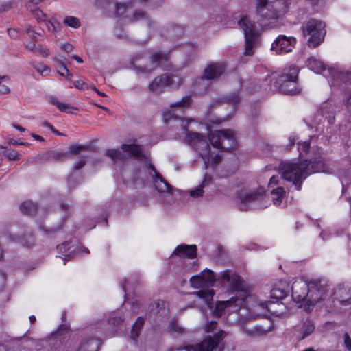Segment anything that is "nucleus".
Wrapping results in <instances>:
<instances>
[{"label": "nucleus", "mask_w": 351, "mask_h": 351, "mask_svg": "<svg viewBox=\"0 0 351 351\" xmlns=\"http://www.w3.org/2000/svg\"><path fill=\"white\" fill-rule=\"evenodd\" d=\"M197 247L195 245H180L173 251V254L182 258H194L196 255Z\"/></svg>", "instance_id": "20"}, {"label": "nucleus", "mask_w": 351, "mask_h": 351, "mask_svg": "<svg viewBox=\"0 0 351 351\" xmlns=\"http://www.w3.org/2000/svg\"><path fill=\"white\" fill-rule=\"evenodd\" d=\"M149 175L153 179L155 189L159 193L171 194V186L164 179L161 174L156 171L154 166L152 163L148 164Z\"/></svg>", "instance_id": "14"}, {"label": "nucleus", "mask_w": 351, "mask_h": 351, "mask_svg": "<svg viewBox=\"0 0 351 351\" xmlns=\"http://www.w3.org/2000/svg\"><path fill=\"white\" fill-rule=\"evenodd\" d=\"M171 83V77L167 74L156 77L149 85V90L154 94H160Z\"/></svg>", "instance_id": "18"}, {"label": "nucleus", "mask_w": 351, "mask_h": 351, "mask_svg": "<svg viewBox=\"0 0 351 351\" xmlns=\"http://www.w3.org/2000/svg\"><path fill=\"white\" fill-rule=\"evenodd\" d=\"M295 43L296 39L293 36L279 35L273 42L271 49L276 54L288 53L292 51Z\"/></svg>", "instance_id": "13"}, {"label": "nucleus", "mask_w": 351, "mask_h": 351, "mask_svg": "<svg viewBox=\"0 0 351 351\" xmlns=\"http://www.w3.org/2000/svg\"><path fill=\"white\" fill-rule=\"evenodd\" d=\"M166 302L163 300H158L150 305V310L154 313H158L162 308H165Z\"/></svg>", "instance_id": "44"}, {"label": "nucleus", "mask_w": 351, "mask_h": 351, "mask_svg": "<svg viewBox=\"0 0 351 351\" xmlns=\"http://www.w3.org/2000/svg\"><path fill=\"white\" fill-rule=\"evenodd\" d=\"M121 151L117 149H110L106 151V155L110 158L113 163L124 162L128 158L134 157L136 159L145 158L141 145L134 144H122Z\"/></svg>", "instance_id": "6"}, {"label": "nucleus", "mask_w": 351, "mask_h": 351, "mask_svg": "<svg viewBox=\"0 0 351 351\" xmlns=\"http://www.w3.org/2000/svg\"><path fill=\"white\" fill-rule=\"evenodd\" d=\"M190 282L191 286L195 288H200L205 285L200 275L192 276L190 279Z\"/></svg>", "instance_id": "45"}, {"label": "nucleus", "mask_w": 351, "mask_h": 351, "mask_svg": "<svg viewBox=\"0 0 351 351\" xmlns=\"http://www.w3.org/2000/svg\"><path fill=\"white\" fill-rule=\"evenodd\" d=\"M299 69L295 66L285 68L276 77L274 86L281 93L295 95L300 89L298 87Z\"/></svg>", "instance_id": "4"}, {"label": "nucleus", "mask_w": 351, "mask_h": 351, "mask_svg": "<svg viewBox=\"0 0 351 351\" xmlns=\"http://www.w3.org/2000/svg\"><path fill=\"white\" fill-rule=\"evenodd\" d=\"M10 93V88L7 86H0V93L6 94Z\"/></svg>", "instance_id": "62"}, {"label": "nucleus", "mask_w": 351, "mask_h": 351, "mask_svg": "<svg viewBox=\"0 0 351 351\" xmlns=\"http://www.w3.org/2000/svg\"><path fill=\"white\" fill-rule=\"evenodd\" d=\"M69 330V326L66 324H62L59 326L57 333L59 335H62L63 333L66 332Z\"/></svg>", "instance_id": "60"}, {"label": "nucleus", "mask_w": 351, "mask_h": 351, "mask_svg": "<svg viewBox=\"0 0 351 351\" xmlns=\"http://www.w3.org/2000/svg\"><path fill=\"white\" fill-rule=\"evenodd\" d=\"M217 322L216 321H210V322L207 323L206 326V331L207 332H212L217 327Z\"/></svg>", "instance_id": "51"}, {"label": "nucleus", "mask_w": 351, "mask_h": 351, "mask_svg": "<svg viewBox=\"0 0 351 351\" xmlns=\"http://www.w3.org/2000/svg\"><path fill=\"white\" fill-rule=\"evenodd\" d=\"M280 170L282 177L291 182L297 190L301 189L302 182L311 173H330V168L320 156L315 157L312 160H304L298 163L282 162Z\"/></svg>", "instance_id": "1"}, {"label": "nucleus", "mask_w": 351, "mask_h": 351, "mask_svg": "<svg viewBox=\"0 0 351 351\" xmlns=\"http://www.w3.org/2000/svg\"><path fill=\"white\" fill-rule=\"evenodd\" d=\"M303 36L308 37V43L311 47H316L323 40L326 34L325 24L319 20L310 19L302 27Z\"/></svg>", "instance_id": "8"}, {"label": "nucleus", "mask_w": 351, "mask_h": 351, "mask_svg": "<svg viewBox=\"0 0 351 351\" xmlns=\"http://www.w3.org/2000/svg\"><path fill=\"white\" fill-rule=\"evenodd\" d=\"M26 32L32 39L34 40L36 38L37 34L35 32V31L33 29L32 27H27L26 29Z\"/></svg>", "instance_id": "55"}, {"label": "nucleus", "mask_w": 351, "mask_h": 351, "mask_svg": "<svg viewBox=\"0 0 351 351\" xmlns=\"http://www.w3.org/2000/svg\"><path fill=\"white\" fill-rule=\"evenodd\" d=\"M240 201L241 210L261 208L264 206L263 200L265 198V190L258 188L256 191L241 192L238 195Z\"/></svg>", "instance_id": "9"}, {"label": "nucleus", "mask_w": 351, "mask_h": 351, "mask_svg": "<svg viewBox=\"0 0 351 351\" xmlns=\"http://www.w3.org/2000/svg\"><path fill=\"white\" fill-rule=\"evenodd\" d=\"M124 320L125 317L121 313H116L109 318L108 324L114 327L121 324Z\"/></svg>", "instance_id": "40"}, {"label": "nucleus", "mask_w": 351, "mask_h": 351, "mask_svg": "<svg viewBox=\"0 0 351 351\" xmlns=\"http://www.w3.org/2000/svg\"><path fill=\"white\" fill-rule=\"evenodd\" d=\"M192 294L203 299L205 302L210 306V302L214 295V291L213 289H202L193 292Z\"/></svg>", "instance_id": "31"}, {"label": "nucleus", "mask_w": 351, "mask_h": 351, "mask_svg": "<svg viewBox=\"0 0 351 351\" xmlns=\"http://www.w3.org/2000/svg\"><path fill=\"white\" fill-rule=\"evenodd\" d=\"M223 134V130H215L213 132H210L208 134V138L210 143L217 149H220L221 147V142L222 138L221 136Z\"/></svg>", "instance_id": "28"}, {"label": "nucleus", "mask_w": 351, "mask_h": 351, "mask_svg": "<svg viewBox=\"0 0 351 351\" xmlns=\"http://www.w3.org/2000/svg\"><path fill=\"white\" fill-rule=\"evenodd\" d=\"M334 300H338L342 305L351 304V289L345 286H339L333 293Z\"/></svg>", "instance_id": "19"}, {"label": "nucleus", "mask_w": 351, "mask_h": 351, "mask_svg": "<svg viewBox=\"0 0 351 351\" xmlns=\"http://www.w3.org/2000/svg\"><path fill=\"white\" fill-rule=\"evenodd\" d=\"M144 324V318L142 317H138L135 323L133 324L131 330V338L136 341V338L140 334L141 329Z\"/></svg>", "instance_id": "35"}, {"label": "nucleus", "mask_w": 351, "mask_h": 351, "mask_svg": "<svg viewBox=\"0 0 351 351\" xmlns=\"http://www.w3.org/2000/svg\"><path fill=\"white\" fill-rule=\"evenodd\" d=\"M34 68L42 75H46L49 72V69L46 65H37Z\"/></svg>", "instance_id": "49"}, {"label": "nucleus", "mask_w": 351, "mask_h": 351, "mask_svg": "<svg viewBox=\"0 0 351 351\" xmlns=\"http://www.w3.org/2000/svg\"><path fill=\"white\" fill-rule=\"evenodd\" d=\"M329 72L332 76V78L337 80L339 79L340 80H350L351 79V73H343V72H339L337 70L334 69H330Z\"/></svg>", "instance_id": "38"}, {"label": "nucleus", "mask_w": 351, "mask_h": 351, "mask_svg": "<svg viewBox=\"0 0 351 351\" xmlns=\"http://www.w3.org/2000/svg\"><path fill=\"white\" fill-rule=\"evenodd\" d=\"M49 101L52 104L55 105L62 112L72 113L71 110H77V108L73 107L69 104L60 102L56 97H50Z\"/></svg>", "instance_id": "29"}, {"label": "nucleus", "mask_w": 351, "mask_h": 351, "mask_svg": "<svg viewBox=\"0 0 351 351\" xmlns=\"http://www.w3.org/2000/svg\"><path fill=\"white\" fill-rule=\"evenodd\" d=\"M99 342L97 339L91 338L88 340H83L77 351H97Z\"/></svg>", "instance_id": "25"}, {"label": "nucleus", "mask_w": 351, "mask_h": 351, "mask_svg": "<svg viewBox=\"0 0 351 351\" xmlns=\"http://www.w3.org/2000/svg\"><path fill=\"white\" fill-rule=\"evenodd\" d=\"M269 329H265L261 326H245L243 328V333L249 337L256 338L267 334Z\"/></svg>", "instance_id": "22"}, {"label": "nucleus", "mask_w": 351, "mask_h": 351, "mask_svg": "<svg viewBox=\"0 0 351 351\" xmlns=\"http://www.w3.org/2000/svg\"><path fill=\"white\" fill-rule=\"evenodd\" d=\"M170 327H171V330L173 332H178V333L182 332V328L180 326H179L177 324V323L174 321H172L171 322Z\"/></svg>", "instance_id": "53"}, {"label": "nucleus", "mask_w": 351, "mask_h": 351, "mask_svg": "<svg viewBox=\"0 0 351 351\" xmlns=\"http://www.w3.org/2000/svg\"><path fill=\"white\" fill-rule=\"evenodd\" d=\"M58 72L61 76H66L67 79L71 80L72 75L63 63H60V66L58 67Z\"/></svg>", "instance_id": "47"}, {"label": "nucleus", "mask_w": 351, "mask_h": 351, "mask_svg": "<svg viewBox=\"0 0 351 351\" xmlns=\"http://www.w3.org/2000/svg\"><path fill=\"white\" fill-rule=\"evenodd\" d=\"M51 157L54 160H63L67 157L65 152H53L51 154Z\"/></svg>", "instance_id": "48"}, {"label": "nucleus", "mask_w": 351, "mask_h": 351, "mask_svg": "<svg viewBox=\"0 0 351 351\" xmlns=\"http://www.w3.org/2000/svg\"><path fill=\"white\" fill-rule=\"evenodd\" d=\"M60 48L66 51V52H71L73 49V45H71L69 43H66L62 44L60 45Z\"/></svg>", "instance_id": "58"}, {"label": "nucleus", "mask_w": 351, "mask_h": 351, "mask_svg": "<svg viewBox=\"0 0 351 351\" xmlns=\"http://www.w3.org/2000/svg\"><path fill=\"white\" fill-rule=\"evenodd\" d=\"M278 182L279 177L278 176H273L269 180V186L271 188L272 185L276 186L278 184Z\"/></svg>", "instance_id": "57"}, {"label": "nucleus", "mask_w": 351, "mask_h": 351, "mask_svg": "<svg viewBox=\"0 0 351 351\" xmlns=\"http://www.w3.org/2000/svg\"><path fill=\"white\" fill-rule=\"evenodd\" d=\"M200 276L205 285H213L214 282L218 279L216 275L210 269H206L200 274Z\"/></svg>", "instance_id": "32"}, {"label": "nucleus", "mask_w": 351, "mask_h": 351, "mask_svg": "<svg viewBox=\"0 0 351 351\" xmlns=\"http://www.w3.org/2000/svg\"><path fill=\"white\" fill-rule=\"evenodd\" d=\"M128 6L125 3H116L115 4V12L118 16L123 17L127 19V16L130 15H126V12L128 11Z\"/></svg>", "instance_id": "39"}, {"label": "nucleus", "mask_w": 351, "mask_h": 351, "mask_svg": "<svg viewBox=\"0 0 351 351\" xmlns=\"http://www.w3.org/2000/svg\"><path fill=\"white\" fill-rule=\"evenodd\" d=\"M272 196V202L274 205L279 206L282 203V200L285 195L284 188L278 186L276 189H273L271 191Z\"/></svg>", "instance_id": "30"}, {"label": "nucleus", "mask_w": 351, "mask_h": 351, "mask_svg": "<svg viewBox=\"0 0 351 351\" xmlns=\"http://www.w3.org/2000/svg\"><path fill=\"white\" fill-rule=\"evenodd\" d=\"M239 300L237 296L232 297L230 300L218 302L213 311V314L217 317H220L223 311L232 304L236 303Z\"/></svg>", "instance_id": "23"}, {"label": "nucleus", "mask_w": 351, "mask_h": 351, "mask_svg": "<svg viewBox=\"0 0 351 351\" xmlns=\"http://www.w3.org/2000/svg\"><path fill=\"white\" fill-rule=\"evenodd\" d=\"M19 156H20V154L18 153V152H16L15 150H12L11 152H10L7 155L8 159L10 160H18L19 158Z\"/></svg>", "instance_id": "52"}, {"label": "nucleus", "mask_w": 351, "mask_h": 351, "mask_svg": "<svg viewBox=\"0 0 351 351\" xmlns=\"http://www.w3.org/2000/svg\"><path fill=\"white\" fill-rule=\"evenodd\" d=\"M27 48L29 49V50H31V51H34L36 50V45L34 43H30L29 44H27L26 45Z\"/></svg>", "instance_id": "64"}, {"label": "nucleus", "mask_w": 351, "mask_h": 351, "mask_svg": "<svg viewBox=\"0 0 351 351\" xmlns=\"http://www.w3.org/2000/svg\"><path fill=\"white\" fill-rule=\"evenodd\" d=\"M344 343L346 348L351 351V338L348 333L344 335Z\"/></svg>", "instance_id": "56"}, {"label": "nucleus", "mask_w": 351, "mask_h": 351, "mask_svg": "<svg viewBox=\"0 0 351 351\" xmlns=\"http://www.w3.org/2000/svg\"><path fill=\"white\" fill-rule=\"evenodd\" d=\"M89 146L83 145H75L69 147L70 153L73 155H77L80 151L88 149Z\"/></svg>", "instance_id": "46"}, {"label": "nucleus", "mask_w": 351, "mask_h": 351, "mask_svg": "<svg viewBox=\"0 0 351 351\" xmlns=\"http://www.w3.org/2000/svg\"><path fill=\"white\" fill-rule=\"evenodd\" d=\"M315 330V324L311 320H306L302 324L300 328V333L302 334L301 339H304L309 336Z\"/></svg>", "instance_id": "34"}, {"label": "nucleus", "mask_w": 351, "mask_h": 351, "mask_svg": "<svg viewBox=\"0 0 351 351\" xmlns=\"http://www.w3.org/2000/svg\"><path fill=\"white\" fill-rule=\"evenodd\" d=\"M74 86L78 89H86L87 85L82 80H76L74 82Z\"/></svg>", "instance_id": "54"}, {"label": "nucleus", "mask_w": 351, "mask_h": 351, "mask_svg": "<svg viewBox=\"0 0 351 351\" xmlns=\"http://www.w3.org/2000/svg\"><path fill=\"white\" fill-rule=\"evenodd\" d=\"M309 289V283L303 280H297L291 286V295L295 302L307 300Z\"/></svg>", "instance_id": "15"}, {"label": "nucleus", "mask_w": 351, "mask_h": 351, "mask_svg": "<svg viewBox=\"0 0 351 351\" xmlns=\"http://www.w3.org/2000/svg\"><path fill=\"white\" fill-rule=\"evenodd\" d=\"M191 104V97L184 96L180 101L173 103L170 105V109L164 112V119L167 121L171 119H181L183 114L180 108L189 106Z\"/></svg>", "instance_id": "12"}, {"label": "nucleus", "mask_w": 351, "mask_h": 351, "mask_svg": "<svg viewBox=\"0 0 351 351\" xmlns=\"http://www.w3.org/2000/svg\"><path fill=\"white\" fill-rule=\"evenodd\" d=\"M224 99L226 103L232 106H236L239 103L241 97L238 92H234L227 95Z\"/></svg>", "instance_id": "41"}, {"label": "nucleus", "mask_w": 351, "mask_h": 351, "mask_svg": "<svg viewBox=\"0 0 351 351\" xmlns=\"http://www.w3.org/2000/svg\"><path fill=\"white\" fill-rule=\"evenodd\" d=\"M168 61L167 54L158 51L148 54H138L131 60V65L137 74L148 75Z\"/></svg>", "instance_id": "2"}, {"label": "nucleus", "mask_w": 351, "mask_h": 351, "mask_svg": "<svg viewBox=\"0 0 351 351\" xmlns=\"http://www.w3.org/2000/svg\"><path fill=\"white\" fill-rule=\"evenodd\" d=\"M295 140L296 139H295V138L294 136H290L289 138V147H287V149H290L291 147L295 145Z\"/></svg>", "instance_id": "63"}, {"label": "nucleus", "mask_w": 351, "mask_h": 351, "mask_svg": "<svg viewBox=\"0 0 351 351\" xmlns=\"http://www.w3.org/2000/svg\"><path fill=\"white\" fill-rule=\"evenodd\" d=\"M143 20L147 21V25L149 27L152 26L153 23L149 20L147 14L143 10H136L130 16H127V21L131 23Z\"/></svg>", "instance_id": "26"}, {"label": "nucleus", "mask_w": 351, "mask_h": 351, "mask_svg": "<svg viewBox=\"0 0 351 351\" xmlns=\"http://www.w3.org/2000/svg\"><path fill=\"white\" fill-rule=\"evenodd\" d=\"M64 23L66 25L73 28H78L80 26L79 19L74 16H66L64 20Z\"/></svg>", "instance_id": "43"}, {"label": "nucleus", "mask_w": 351, "mask_h": 351, "mask_svg": "<svg viewBox=\"0 0 351 351\" xmlns=\"http://www.w3.org/2000/svg\"><path fill=\"white\" fill-rule=\"evenodd\" d=\"M308 293L306 311L311 310V306L324 300L327 295L328 289L326 285L322 280H312L309 282V289Z\"/></svg>", "instance_id": "10"}, {"label": "nucleus", "mask_w": 351, "mask_h": 351, "mask_svg": "<svg viewBox=\"0 0 351 351\" xmlns=\"http://www.w3.org/2000/svg\"><path fill=\"white\" fill-rule=\"evenodd\" d=\"M218 279L228 282L231 289L234 291H239L243 289V280L241 278L236 274H230L229 271L226 270L218 274Z\"/></svg>", "instance_id": "16"}, {"label": "nucleus", "mask_w": 351, "mask_h": 351, "mask_svg": "<svg viewBox=\"0 0 351 351\" xmlns=\"http://www.w3.org/2000/svg\"><path fill=\"white\" fill-rule=\"evenodd\" d=\"M306 64L309 69L317 73H321L325 69L323 62L313 56L308 58Z\"/></svg>", "instance_id": "27"}, {"label": "nucleus", "mask_w": 351, "mask_h": 351, "mask_svg": "<svg viewBox=\"0 0 351 351\" xmlns=\"http://www.w3.org/2000/svg\"><path fill=\"white\" fill-rule=\"evenodd\" d=\"M186 141L192 146L195 147L199 156L202 158L205 167L207 168L210 162L212 167H215L221 162V156L216 154L210 156V147L205 137L197 132H188L186 136Z\"/></svg>", "instance_id": "5"}, {"label": "nucleus", "mask_w": 351, "mask_h": 351, "mask_svg": "<svg viewBox=\"0 0 351 351\" xmlns=\"http://www.w3.org/2000/svg\"><path fill=\"white\" fill-rule=\"evenodd\" d=\"M20 210L25 214H32L37 210V205L32 201H25L20 206Z\"/></svg>", "instance_id": "36"}, {"label": "nucleus", "mask_w": 351, "mask_h": 351, "mask_svg": "<svg viewBox=\"0 0 351 351\" xmlns=\"http://www.w3.org/2000/svg\"><path fill=\"white\" fill-rule=\"evenodd\" d=\"M33 16L38 21H45L46 22V25L49 30H51V27L53 28V30H55L54 25L50 21L47 20V16L45 14L42 10L38 8L35 9L32 12Z\"/></svg>", "instance_id": "33"}, {"label": "nucleus", "mask_w": 351, "mask_h": 351, "mask_svg": "<svg viewBox=\"0 0 351 351\" xmlns=\"http://www.w3.org/2000/svg\"><path fill=\"white\" fill-rule=\"evenodd\" d=\"M226 337V332L220 330L213 337L208 336L200 343L193 346H187L184 348L186 351H213L217 348L219 342Z\"/></svg>", "instance_id": "11"}, {"label": "nucleus", "mask_w": 351, "mask_h": 351, "mask_svg": "<svg viewBox=\"0 0 351 351\" xmlns=\"http://www.w3.org/2000/svg\"><path fill=\"white\" fill-rule=\"evenodd\" d=\"M173 29L175 32L173 36H178L184 32V29L182 26L174 25L173 26Z\"/></svg>", "instance_id": "59"}, {"label": "nucleus", "mask_w": 351, "mask_h": 351, "mask_svg": "<svg viewBox=\"0 0 351 351\" xmlns=\"http://www.w3.org/2000/svg\"><path fill=\"white\" fill-rule=\"evenodd\" d=\"M309 149L310 142L308 141L298 143V150L299 152L300 156L306 154L308 152Z\"/></svg>", "instance_id": "42"}, {"label": "nucleus", "mask_w": 351, "mask_h": 351, "mask_svg": "<svg viewBox=\"0 0 351 351\" xmlns=\"http://www.w3.org/2000/svg\"><path fill=\"white\" fill-rule=\"evenodd\" d=\"M221 138H222V140L220 145V149L228 150L235 146L236 141L232 130L230 129L223 130V134Z\"/></svg>", "instance_id": "21"}, {"label": "nucleus", "mask_w": 351, "mask_h": 351, "mask_svg": "<svg viewBox=\"0 0 351 351\" xmlns=\"http://www.w3.org/2000/svg\"><path fill=\"white\" fill-rule=\"evenodd\" d=\"M86 164L85 157H80L78 160L75 163L73 169L77 170L83 167Z\"/></svg>", "instance_id": "50"}, {"label": "nucleus", "mask_w": 351, "mask_h": 351, "mask_svg": "<svg viewBox=\"0 0 351 351\" xmlns=\"http://www.w3.org/2000/svg\"><path fill=\"white\" fill-rule=\"evenodd\" d=\"M212 178L207 174L205 175L202 183L194 189L189 191V195L191 197L198 198L203 195L204 188L211 183Z\"/></svg>", "instance_id": "24"}, {"label": "nucleus", "mask_w": 351, "mask_h": 351, "mask_svg": "<svg viewBox=\"0 0 351 351\" xmlns=\"http://www.w3.org/2000/svg\"><path fill=\"white\" fill-rule=\"evenodd\" d=\"M291 0H256L257 14L263 19L275 20L285 15Z\"/></svg>", "instance_id": "3"}, {"label": "nucleus", "mask_w": 351, "mask_h": 351, "mask_svg": "<svg viewBox=\"0 0 351 351\" xmlns=\"http://www.w3.org/2000/svg\"><path fill=\"white\" fill-rule=\"evenodd\" d=\"M288 293V289L285 287H275L271 291V298L276 300L285 298Z\"/></svg>", "instance_id": "37"}, {"label": "nucleus", "mask_w": 351, "mask_h": 351, "mask_svg": "<svg viewBox=\"0 0 351 351\" xmlns=\"http://www.w3.org/2000/svg\"><path fill=\"white\" fill-rule=\"evenodd\" d=\"M224 71V66L222 64H211L208 65L204 71V74L200 77L196 84H200L205 80H212L219 77Z\"/></svg>", "instance_id": "17"}, {"label": "nucleus", "mask_w": 351, "mask_h": 351, "mask_svg": "<svg viewBox=\"0 0 351 351\" xmlns=\"http://www.w3.org/2000/svg\"><path fill=\"white\" fill-rule=\"evenodd\" d=\"M240 28L243 30L245 38V56H252L254 49L258 47L259 35L254 23L246 16L242 17L238 22Z\"/></svg>", "instance_id": "7"}, {"label": "nucleus", "mask_w": 351, "mask_h": 351, "mask_svg": "<svg viewBox=\"0 0 351 351\" xmlns=\"http://www.w3.org/2000/svg\"><path fill=\"white\" fill-rule=\"evenodd\" d=\"M36 51H38L43 57H47L49 55V50L39 46L36 48Z\"/></svg>", "instance_id": "61"}]
</instances>
